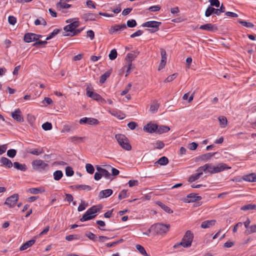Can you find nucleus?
<instances>
[{
	"label": "nucleus",
	"instance_id": "3c124183",
	"mask_svg": "<svg viewBox=\"0 0 256 256\" xmlns=\"http://www.w3.org/2000/svg\"><path fill=\"white\" fill-rule=\"evenodd\" d=\"M86 172L90 174H94V169L93 166L90 164H86Z\"/></svg>",
	"mask_w": 256,
	"mask_h": 256
},
{
	"label": "nucleus",
	"instance_id": "9b49d317",
	"mask_svg": "<svg viewBox=\"0 0 256 256\" xmlns=\"http://www.w3.org/2000/svg\"><path fill=\"white\" fill-rule=\"evenodd\" d=\"M79 123L80 124L97 125L99 124V122L97 119L93 118L84 117L80 120Z\"/></svg>",
	"mask_w": 256,
	"mask_h": 256
},
{
	"label": "nucleus",
	"instance_id": "1a4fd4ad",
	"mask_svg": "<svg viewBox=\"0 0 256 256\" xmlns=\"http://www.w3.org/2000/svg\"><path fill=\"white\" fill-rule=\"evenodd\" d=\"M155 232L158 234H162L166 232L169 229L170 225L157 224L154 226Z\"/></svg>",
	"mask_w": 256,
	"mask_h": 256
},
{
	"label": "nucleus",
	"instance_id": "0e129e2a",
	"mask_svg": "<svg viewBox=\"0 0 256 256\" xmlns=\"http://www.w3.org/2000/svg\"><path fill=\"white\" fill-rule=\"evenodd\" d=\"M132 87V84L129 83L128 86L125 88L124 90H123L120 94L121 96H124L130 90Z\"/></svg>",
	"mask_w": 256,
	"mask_h": 256
},
{
	"label": "nucleus",
	"instance_id": "ea45409f",
	"mask_svg": "<svg viewBox=\"0 0 256 256\" xmlns=\"http://www.w3.org/2000/svg\"><path fill=\"white\" fill-rule=\"evenodd\" d=\"M153 145L154 149H162L164 146V142L160 140L156 141L155 142L153 143Z\"/></svg>",
	"mask_w": 256,
	"mask_h": 256
},
{
	"label": "nucleus",
	"instance_id": "58836bf2",
	"mask_svg": "<svg viewBox=\"0 0 256 256\" xmlns=\"http://www.w3.org/2000/svg\"><path fill=\"white\" fill-rule=\"evenodd\" d=\"M136 248L137 250L142 255H144L145 256H149V255L147 254L146 252V251L144 248L140 244H136Z\"/></svg>",
	"mask_w": 256,
	"mask_h": 256
},
{
	"label": "nucleus",
	"instance_id": "774afa93",
	"mask_svg": "<svg viewBox=\"0 0 256 256\" xmlns=\"http://www.w3.org/2000/svg\"><path fill=\"white\" fill-rule=\"evenodd\" d=\"M160 9V6L156 5V6H153L149 8L148 10L150 12H158Z\"/></svg>",
	"mask_w": 256,
	"mask_h": 256
},
{
	"label": "nucleus",
	"instance_id": "f03ea898",
	"mask_svg": "<svg viewBox=\"0 0 256 256\" xmlns=\"http://www.w3.org/2000/svg\"><path fill=\"white\" fill-rule=\"evenodd\" d=\"M102 206L101 205L94 206L88 208L85 214L83 215L80 220L82 222L90 220L95 218V214L98 212Z\"/></svg>",
	"mask_w": 256,
	"mask_h": 256
},
{
	"label": "nucleus",
	"instance_id": "f8f14e48",
	"mask_svg": "<svg viewBox=\"0 0 256 256\" xmlns=\"http://www.w3.org/2000/svg\"><path fill=\"white\" fill-rule=\"evenodd\" d=\"M126 28V26L124 24H114L110 27L109 32L110 34H113L117 32H121Z\"/></svg>",
	"mask_w": 256,
	"mask_h": 256
},
{
	"label": "nucleus",
	"instance_id": "79ce46f5",
	"mask_svg": "<svg viewBox=\"0 0 256 256\" xmlns=\"http://www.w3.org/2000/svg\"><path fill=\"white\" fill-rule=\"evenodd\" d=\"M218 120L222 128H224L227 124V119L225 116H220L218 118Z\"/></svg>",
	"mask_w": 256,
	"mask_h": 256
},
{
	"label": "nucleus",
	"instance_id": "37998d69",
	"mask_svg": "<svg viewBox=\"0 0 256 256\" xmlns=\"http://www.w3.org/2000/svg\"><path fill=\"white\" fill-rule=\"evenodd\" d=\"M75 186L77 189H80L86 191H90L92 190V188L88 185L80 184L76 185Z\"/></svg>",
	"mask_w": 256,
	"mask_h": 256
},
{
	"label": "nucleus",
	"instance_id": "864d4df0",
	"mask_svg": "<svg viewBox=\"0 0 256 256\" xmlns=\"http://www.w3.org/2000/svg\"><path fill=\"white\" fill-rule=\"evenodd\" d=\"M256 232V224L252 225L248 230H246V233L247 234H251Z\"/></svg>",
	"mask_w": 256,
	"mask_h": 256
},
{
	"label": "nucleus",
	"instance_id": "49530a36",
	"mask_svg": "<svg viewBox=\"0 0 256 256\" xmlns=\"http://www.w3.org/2000/svg\"><path fill=\"white\" fill-rule=\"evenodd\" d=\"M28 152L34 155L38 156L43 152V150L42 149L40 150L38 148H34L29 151H28Z\"/></svg>",
	"mask_w": 256,
	"mask_h": 256
},
{
	"label": "nucleus",
	"instance_id": "2f4dec72",
	"mask_svg": "<svg viewBox=\"0 0 256 256\" xmlns=\"http://www.w3.org/2000/svg\"><path fill=\"white\" fill-rule=\"evenodd\" d=\"M112 72V70H110L102 74L100 78V82L104 84L106 80L110 76Z\"/></svg>",
	"mask_w": 256,
	"mask_h": 256
},
{
	"label": "nucleus",
	"instance_id": "338daca9",
	"mask_svg": "<svg viewBox=\"0 0 256 256\" xmlns=\"http://www.w3.org/2000/svg\"><path fill=\"white\" fill-rule=\"evenodd\" d=\"M209 2L211 6H215L217 8L220 7V2L218 0H210Z\"/></svg>",
	"mask_w": 256,
	"mask_h": 256
},
{
	"label": "nucleus",
	"instance_id": "b1692460",
	"mask_svg": "<svg viewBox=\"0 0 256 256\" xmlns=\"http://www.w3.org/2000/svg\"><path fill=\"white\" fill-rule=\"evenodd\" d=\"M27 192L32 194H36L44 192L45 190L43 188H28Z\"/></svg>",
	"mask_w": 256,
	"mask_h": 256
},
{
	"label": "nucleus",
	"instance_id": "de8ad7c7",
	"mask_svg": "<svg viewBox=\"0 0 256 256\" xmlns=\"http://www.w3.org/2000/svg\"><path fill=\"white\" fill-rule=\"evenodd\" d=\"M256 208V205L252 204H248L242 206L241 208V210H254Z\"/></svg>",
	"mask_w": 256,
	"mask_h": 256
},
{
	"label": "nucleus",
	"instance_id": "9d476101",
	"mask_svg": "<svg viewBox=\"0 0 256 256\" xmlns=\"http://www.w3.org/2000/svg\"><path fill=\"white\" fill-rule=\"evenodd\" d=\"M18 200V194H14L6 199L4 204H6L10 208H12L14 206Z\"/></svg>",
	"mask_w": 256,
	"mask_h": 256
},
{
	"label": "nucleus",
	"instance_id": "13d9d810",
	"mask_svg": "<svg viewBox=\"0 0 256 256\" xmlns=\"http://www.w3.org/2000/svg\"><path fill=\"white\" fill-rule=\"evenodd\" d=\"M128 196L127 190H123L120 192L118 198L119 200H122Z\"/></svg>",
	"mask_w": 256,
	"mask_h": 256
},
{
	"label": "nucleus",
	"instance_id": "dca6fc26",
	"mask_svg": "<svg viewBox=\"0 0 256 256\" xmlns=\"http://www.w3.org/2000/svg\"><path fill=\"white\" fill-rule=\"evenodd\" d=\"M96 170L101 172L102 176H104V178L110 180H112V175L108 172V170H106V169L98 166L96 167Z\"/></svg>",
	"mask_w": 256,
	"mask_h": 256
},
{
	"label": "nucleus",
	"instance_id": "a878e982",
	"mask_svg": "<svg viewBox=\"0 0 256 256\" xmlns=\"http://www.w3.org/2000/svg\"><path fill=\"white\" fill-rule=\"evenodd\" d=\"M216 221L215 220H205L202 222L201 224V228H210V226H214L216 224Z\"/></svg>",
	"mask_w": 256,
	"mask_h": 256
},
{
	"label": "nucleus",
	"instance_id": "423d86ee",
	"mask_svg": "<svg viewBox=\"0 0 256 256\" xmlns=\"http://www.w3.org/2000/svg\"><path fill=\"white\" fill-rule=\"evenodd\" d=\"M32 168L34 170L44 171L48 169L49 166L42 160H35L32 162Z\"/></svg>",
	"mask_w": 256,
	"mask_h": 256
},
{
	"label": "nucleus",
	"instance_id": "c03bdc74",
	"mask_svg": "<svg viewBox=\"0 0 256 256\" xmlns=\"http://www.w3.org/2000/svg\"><path fill=\"white\" fill-rule=\"evenodd\" d=\"M157 162L162 166H164L168 164V158L166 156L161 157Z\"/></svg>",
	"mask_w": 256,
	"mask_h": 256
},
{
	"label": "nucleus",
	"instance_id": "7ed1b4c3",
	"mask_svg": "<svg viewBox=\"0 0 256 256\" xmlns=\"http://www.w3.org/2000/svg\"><path fill=\"white\" fill-rule=\"evenodd\" d=\"M194 236L190 230H188L182 241L180 242L177 243L174 246V248H177L180 246H182L184 248H188L191 246L193 240Z\"/></svg>",
	"mask_w": 256,
	"mask_h": 256
},
{
	"label": "nucleus",
	"instance_id": "aec40b11",
	"mask_svg": "<svg viewBox=\"0 0 256 256\" xmlns=\"http://www.w3.org/2000/svg\"><path fill=\"white\" fill-rule=\"evenodd\" d=\"M108 112L120 120H122L126 117L125 114L120 110H109Z\"/></svg>",
	"mask_w": 256,
	"mask_h": 256
},
{
	"label": "nucleus",
	"instance_id": "4be33fe9",
	"mask_svg": "<svg viewBox=\"0 0 256 256\" xmlns=\"http://www.w3.org/2000/svg\"><path fill=\"white\" fill-rule=\"evenodd\" d=\"M86 95L88 96L98 102L100 100L101 96L99 94L90 91V90H88V88H86Z\"/></svg>",
	"mask_w": 256,
	"mask_h": 256
},
{
	"label": "nucleus",
	"instance_id": "473e14b6",
	"mask_svg": "<svg viewBox=\"0 0 256 256\" xmlns=\"http://www.w3.org/2000/svg\"><path fill=\"white\" fill-rule=\"evenodd\" d=\"M14 166L16 168L22 172H25L27 170L26 166L25 164H21L18 162H14Z\"/></svg>",
	"mask_w": 256,
	"mask_h": 256
},
{
	"label": "nucleus",
	"instance_id": "f257e3e1",
	"mask_svg": "<svg viewBox=\"0 0 256 256\" xmlns=\"http://www.w3.org/2000/svg\"><path fill=\"white\" fill-rule=\"evenodd\" d=\"M226 164L220 163L216 166H214L212 164L208 163L202 166L199 167L196 171H202L205 174H210L218 173L226 170L230 169Z\"/></svg>",
	"mask_w": 256,
	"mask_h": 256
},
{
	"label": "nucleus",
	"instance_id": "cd10ccee",
	"mask_svg": "<svg viewBox=\"0 0 256 256\" xmlns=\"http://www.w3.org/2000/svg\"><path fill=\"white\" fill-rule=\"evenodd\" d=\"M244 180L249 182H256V174L254 173L245 176L243 177Z\"/></svg>",
	"mask_w": 256,
	"mask_h": 256
},
{
	"label": "nucleus",
	"instance_id": "39448f33",
	"mask_svg": "<svg viewBox=\"0 0 256 256\" xmlns=\"http://www.w3.org/2000/svg\"><path fill=\"white\" fill-rule=\"evenodd\" d=\"M115 138L119 145L123 149L126 150H130L132 149L129 140L125 135L120 134H116L115 135Z\"/></svg>",
	"mask_w": 256,
	"mask_h": 256
},
{
	"label": "nucleus",
	"instance_id": "e2e57ef3",
	"mask_svg": "<svg viewBox=\"0 0 256 256\" xmlns=\"http://www.w3.org/2000/svg\"><path fill=\"white\" fill-rule=\"evenodd\" d=\"M126 24L129 28H134L136 26V22L134 20H128Z\"/></svg>",
	"mask_w": 256,
	"mask_h": 256
},
{
	"label": "nucleus",
	"instance_id": "e433bc0d",
	"mask_svg": "<svg viewBox=\"0 0 256 256\" xmlns=\"http://www.w3.org/2000/svg\"><path fill=\"white\" fill-rule=\"evenodd\" d=\"M216 153H207L204 154L201 156L200 158L202 160L204 161H208L213 156H214Z\"/></svg>",
	"mask_w": 256,
	"mask_h": 256
},
{
	"label": "nucleus",
	"instance_id": "c9c22d12",
	"mask_svg": "<svg viewBox=\"0 0 256 256\" xmlns=\"http://www.w3.org/2000/svg\"><path fill=\"white\" fill-rule=\"evenodd\" d=\"M170 128L167 126H158V128L156 130V132L159 134H162L164 132H166L169 131Z\"/></svg>",
	"mask_w": 256,
	"mask_h": 256
},
{
	"label": "nucleus",
	"instance_id": "412c9836",
	"mask_svg": "<svg viewBox=\"0 0 256 256\" xmlns=\"http://www.w3.org/2000/svg\"><path fill=\"white\" fill-rule=\"evenodd\" d=\"M113 191L111 189H106L100 192L98 197L100 198H106L112 194Z\"/></svg>",
	"mask_w": 256,
	"mask_h": 256
},
{
	"label": "nucleus",
	"instance_id": "69168bd1",
	"mask_svg": "<svg viewBox=\"0 0 256 256\" xmlns=\"http://www.w3.org/2000/svg\"><path fill=\"white\" fill-rule=\"evenodd\" d=\"M178 76V74L175 73L170 76H169L165 80L166 82H170L174 80Z\"/></svg>",
	"mask_w": 256,
	"mask_h": 256
},
{
	"label": "nucleus",
	"instance_id": "603ef678",
	"mask_svg": "<svg viewBox=\"0 0 256 256\" xmlns=\"http://www.w3.org/2000/svg\"><path fill=\"white\" fill-rule=\"evenodd\" d=\"M238 22L240 24H242L243 26H244L246 28H252L254 26V25L253 24L252 22H246L243 21L242 20H238Z\"/></svg>",
	"mask_w": 256,
	"mask_h": 256
},
{
	"label": "nucleus",
	"instance_id": "20e7f679",
	"mask_svg": "<svg viewBox=\"0 0 256 256\" xmlns=\"http://www.w3.org/2000/svg\"><path fill=\"white\" fill-rule=\"evenodd\" d=\"M139 54V52L136 51L132 53H128L126 55V65L124 66V70H126V76H127L130 72L131 70L133 68L132 66V61L136 58Z\"/></svg>",
	"mask_w": 256,
	"mask_h": 256
},
{
	"label": "nucleus",
	"instance_id": "052dcab7",
	"mask_svg": "<svg viewBox=\"0 0 256 256\" xmlns=\"http://www.w3.org/2000/svg\"><path fill=\"white\" fill-rule=\"evenodd\" d=\"M42 128L45 130H50L52 128V124L50 122H46L42 124Z\"/></svg>",
	"mask_w": 256,
	"mask_h": 256
},
{
	"label": "nucleus",
	"instance_id": "09e8293b",
	"mask_svg": "<svg viewBox=\"0 0 256 256\" xmlns=\"http://www.w3.org/2000/svg\"><path fill=\"white\" fill-rule=\"evenodd\" d=\"M118 54L116 50L113 49L110 52L108 56L110 60H114L116 58Z\"/></svg>",
	"mask_w": 256,
	"mask_h": 256
},
{
	"label": "nucleus",
	"instance_id": "c756f323",
	"mask_svg": "<svg viewBox=\"0 0 256 256\" xmlns=\"http://www.w3.org/2000/svg\"><path fill=\"white\" fill-rule=\"evenodd\" d=\"M198 172L190 176L188 179V182H192L198 180L200 176L202 174L203 172L202 171H197Z\"/></svg>",
	"mask_w": 256,
	"mask_h": 256
},
{
	"label": "nucleus",
	"instance_id": "f3484780",
	"mask_svg": "<svg viewBox=\"0 0 256 256\" xmlns=\"http://www.w3.org/2000/svg\"><path fill=\"white\" fill-rule=\"evenodd\" d=\"M158 126L154 124H148L144 127V130L148 132L152 133L156 132Z\"/></svg>",
	"mask_w": 256,
	"mask_h": 256
},
{
	"label": "nucleus",
	"instance_id": "a211bd4d",
	"mask_svg": "<svg viewBox=\"0 0 256 256\" xmlns=\"http://www.w3.org/2000/svg\"><path fill=\"white\" fill-rule=\"evenodd\" d=\"M1 166H4L7 168H10L12 166V163L10 160L6 157H2L0 160Z\"/></svg>",
	"mask_w": 256,
	"mask_h": 256
},
{
	"label": "nucleus",
	"instance_id": "2eb2a0df",
	"mask_svg": "<svg viewBox=\"0 0 256 256\" xmlns=\"http://www.w3.org/2000/svg\"><path fill=\"white\" fill-rule=\"evenodd\" d=\"M82 18L86 21H94L98 18V15L93 13H86L82 15Z\"/></svg>",
	"mask_w": 256,
	"mask_h": 256
},
{
	"label": "nucleus",
	"instance_id": "5fc2aeb1",
	"mask_svg": "<svg viewBox=\"0 0 256 256\" xmlns=\"http://www.w3.org/2000/svg\"><path fill=\"white\" fill-rule=\"evenodd\" d=\"M86 236L90 240H92L94 242L97 240L96 236L91 232H87L86 233Z\"/></svg>",
	"mask_w": 256,
	"mask_h": 256
},
{
	"label": "nucleus",
	"instance_id": "393cba45",
	"mask_svg": "<svg viewBox=\"0 0 256 256\" xmlns=\"http://www.w3.org/2000/svg\"><path fill=\"white\" fill-rule=\"evenodd\" d=\"M188 202H194L202 200L200 196H196L195 194H190L187 196Z\"/></svg>",
	"mask_w": 256,
	"mask_h": 256
},
{
	"label": "nucleus",
	"instance_id": "6e6552de",
	"mask_svg": "<svg viewBox=\"0 0 256 256\" xmlns=\"http://www.w3.org/2000/svg\"><path fill=\"white\" fill-rule=\"evenodd\" d=\"M80 25V22L78 20H76L65 26L64 30L66 32H69L68 34H74L76 31V28L78 27Z\"/></svg>",
	"mask_w": 256,
	"mask_h": 256
},
{
	"label": "nucleus",
	"instance_id": "ddd939ff",
	"mask_svg": "<svg viewBox=\"0 0 256 256\" xmlns=\"http://www.w3.org/2000/svg\"><path fill=\"white\" fill-rule=\"evenodd\" d=\"M160 54H161V60L160 64H159L158 70H160L162 69L166 64V50L163 49H160Z\"/></svg>",
	"mask_w": 256,
	"mask_h": 256
},
{
	"label": "nucleus",
	"instance_id": "6ab92c4d",
	"mask_svg": "<svg viewBox=\"0 0 256 256\" xmlns=\"http://www.w3.org/2000/svg\"><path fill=\"white\" fill-rule=\"evenodd\" d=\"M34 33L28 32L26 33L24 37V40L26 42H32L36 41V37L34 36Z\"/></svg>",
	"mask_w": 256,
	"mask_h": 256
},
{
	"label": "nucleus",
	"instance_id": "4d7b16f0",
	"mask_svg": "<svg viewBox=\"0 0 256 256\" xmlns=\"http://www.w3.org/2000/svg\"><path fill=\"white\" fill-rule=\"evenodd\" d=\"M124 242V240L121 238L118 241L114 242L112 243H107L106 244V246L108 248H112V247L116 246V244H118L122 242Z\"/></svg>",
	"mask_w": 256,
	"mask_h": 256
},
{
	"label": "nucleus",
	"instance_id": "0eeeda50",
	"mask_svg": "<svg viewBox=\"0 0 256 256\" xmlns=\"http://www.w3.org/2000/svg\"><path fill=\"white\" fill-rule=\"evenodd\" d=\"M161 24V22L151 20L143 23L142 26L151 28L150 29H148V30L150 33H154L159 30V28Z\"/></svg>",
	"mask_w": 256,
	"mask_h": 256
},
{
	"label": "nucleus",
	"instance_id": "680f3d73",
	"mask_svg": "<svg viewBox=\"0 0 256 256\" xmlns=\"http://www.w3.org/2000/svg\"><path fill=\"white\" fill-rule=\"evenodd\" d=\"M8 22L10 24L14 25L16 23V18L12 16H10L8 17Z\"/></svg>",
	"mask_w": 256,
	"mask_h": 256
},
{
	"label": "nucleus",
	"instance_id": "a19ab883",
	"mask_svg": "<svg viewBox=\"0 0 256 256\" xmlns=\"http://www.w3.org/2000/svg\"><path fill=\"white\" fill-rule=\"evenodd\" d=\"M34 24L36 26L42 24L44 26L46 25V21L42 18H40L36 20H34Z\"/></svg>",
	"mask_w": 256,
	"mask_h": 256
},
{
	"label": "nucleus",
	"instance_id": "bb28decb",
	"mask_svg": "<svg viewBox=\"0 0 256 256\" xmlns=\"http://www.w3.org/2000/svg\"><path fill=\"white\" fill-rule=\"evenodd\" d=\"M200 28L203 30H206L208 31H213L216 30V27L214 25L212 24H206L200 26Z\"/></svg>",
	"mask_w": 256,
	"mask_h": 256
},
{
	"label": "nucleus",
	"instance_id": "4c0bfd02",
	"mask_svg": "<svg viewBox=\"0 0 256 256\" xmlns=\"http://www.w3.org/2000/svg\"><path fill=\"white\" fill-rule=\"evenodd\" d=\"M80 238V236L78 234H72L68 235L66 236L65 238L68 241H72L74 240H78Z\"/></svg>",
	"mask_w": 256,
	"mask_h": 256
},
{
	"label": "nucleus",
	"instance_id": "5701e85b",
	"mask_svg": "<svg viewBox=\"0 0 256 256\" xmlns=\"http://www.w3.org/2000/svg\"><path fill=\"white\" fill-rule=\"evenodd\" d=\"M216 14L218 16V9L214 8L212 6H209L206 10L205 12V16L206 17H208L211 16L212 14Z\"/></svg>",
	"mask_w": 256,
	"mask_h": 256
},
{
	"label": "nucleus",
	"instance_id": "4468645a",
	"mask_svg": "<svg viewBox=\"0 0 256 256\" xmlns=\"http://www.w3.org/2000/svg\"><path fill=\"white\" fill-rule=\"evenodd\" d=\"M12 117L18 122L24 121L22 116L21 114V111L19 108L16 109L14 112L11 113Z\"/></svg>",
	"mask_w": 256,
	"mask_h": 256
},
{
	"label": "nucleus",
	"instance_id": "6e6d98bb",
	"mask_svg": "<svg viewBox=\"0 0 256 256\" xmlns=\"http://www.w3.org/2000/svg\"><path fill=\"white\" fill-rule=\"evenodd\" d=\"M74 172L72 168L70 166H67L66 168V174L68 176H72L74 175Z\"/></svg>",
	"mask_w": 256,
	"mask_h": 256
},
{
	"label": "nucleus",
	"instance_id": "8fccbe9b",
	"mask_svg": "<svg viewBox=\"0 0 256 256\" xmlns=\"http://www.w3.org/2000/svg\"><path fill=\"white\" fill-rule=\"evenodd\" d=\"M159 108V104L156 102H153L150 107V110L152 112H156Z\"/></svg>",
	"mask_w": 256,
	"mask_h": 256
},
{
	"label": "nucleus",
	"instance_id": "f704fd0d",
	"mask_svg": "<svg viewBox=\"0 0 256 256\" xmlns=\"http://www.w3.org/2000/svg\"><path fill=\"white\" fill-rule=\"evenodd\" d=\"M70 6V5L66 4L64 0H60L57 4L58 8L60 9L68 8Z\"/></svg>",
	"mask_w": 256,
	"mask_h": 256
},
{
	"label": "nucleus",
	"instance_id": "a18cd8bd",
	"mask_svg": "<svg viewBox=\"0 0 256 256\" xmlns=\"http://www.w3.org/2000/svg\"><path fill=\"white\" fill-rule=\"evenodd\" d=\"M60 29L56 28L54 29L52 32H51L50 35L46 38V40H50L51 38L54 37L56 35H57L60 32Z\"/></svg>",
	"mask_w": 256,
	"mask_h": 256
},
{
	"label": "nucleus",
	"instance_id": "bf43d9fd",
	"mask_svg": "<svg viewBox=\"0 0 256 256\" xmlns=\"http://www.w3.org/2000/svg\"><path fill=\"white\" fill-rule=\"evenodd\" d=\"M16 154V150L14 149H10L8 150L7 152V156L10 158H14Z\"/></svg>",
	"mask_w": 256,
	"mask_h": 256
},
{
	"label": "nucleus",
	"instance_id": "7c9ffc66",
	"mask_svg": "<svg viewBox=\"0 0 256 256\" xmlns=\"http://www.w3.org/2000/svg\"><path fill=\"white\" fill-rule=\"evenodd\" d=\"M156 204L164 210L168 214H172L173 212V210H171L170 208L164 204L160 202H157Z\"/></svg>",
	"mask_w": 256,
	"mask_h": 256
},
{
	"label": "nucleus",
	"instance_id": "72a5a7b5",
	"mask_svg": "<svg viewBox=\"0 0 256 256\" xmlns=\"http://www.w3.org/2000/svg\"><path fill=\"white\" fill-rule=\"evenodd\" d=\"M54 178L55 180H60L63 176V173L62 170H57L53 174Z\"/></svg>",
	"mask_w": 256,
	"mask_h": 256
},
{
	"label": "nucleus",
	"instance_id": "c85d7f7f",
	"mask_svg": "<svg viewBox=\"0 0 256 256\" xmlns=\"http://www.w3.org/2000/svg\"><path fill=\"white\" fill-rule=\"evenodd\" d=\"M36 240H31L26 242L20 247V250H24L32 246L34 244Z\"/></svg>",
	"mask_w": 256,
	"mask_h": 256
}]
</instances>
